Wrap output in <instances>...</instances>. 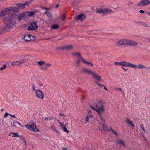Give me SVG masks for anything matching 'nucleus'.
I'll return each mask as SVG.
<instances>
[{
    "instance_id": "f257e3e1",
    "label": "nucleus",
    "mask_w": 150,
    "mask_h": 150,
    "mask_svg": "<svg viewBox=\"0 0 150 150\" xmlns=\"http://www.w3.org/2000/svg\"><path fill=\"white\" fill-rule=\"evenodd\" d=\"M3 22L5 25L3 30H7L16 23V16L11 15L6 17L3 19Z\"/></svg>"
},
{
    "instance_id": "f03ea898",
    "label": "nucleus",
    "mask_w": 150,
    "mask_h": 150,
    "mask_svg": "<svg viewBox=\"0 0 150 150\" xmlns=\"http://www.w3.org/2000/svg\"><path fill=\"white\" fill-rule=\"evenodd\" d=\"M117 44L120 45H127L133 47L137 46L138 43L130 39L127 38H122L120 39L117 42Z\"/></svg>"
},
{
    "instance_id": "7ed1b4c3",
    "label": "nucleus",
    "mask_w": 150,
    "mask_h": 150,
    "mask_svg": "<svg viewBox=\"0 0 150 150\" xmlns=\"http://www.w3.org/2000/svg\"><path fill=\"white\" fill-rule=\"evenodd\" d=\"M90 107L98 113L102 120L105 121L102 117V114L105 112V107L103 104L99 106L96 105L94 106H91Z\"/></svg>"
},
{
    "instance_id": "20e7f679",
    "label": "nucleus",
    "mask_w": 150,
    "mask_h": 150,
    "mask_svg": "<svg viewBox=\"0 0 150 150\" xmlns=\"http://www.w3.org/2000/svg\"><path fill=\"white\" fill-rule=\"evenodd\" d=\"M16 7H10L5 9L0 12V17L12 13L16 9Z\"/></svg>"
},
{
    "instance_id": "39448f33",
    "label": "nucleus",
    "mask_w": 150,
    "mask_h": 150,
    "mask_svg": "<svg viewBox=\"0 0 150 150\" xmlns=\"http://www.w3.org/2000/svg\"><path fill=\"white\" fill-rule=\"evenodd\" d=\"M26 128L29 130L33 131L35 132H37L39 131L36 127V125L33 122L31 125H25Z\"/></svg>"
},
{
    "instance_id": "423d86ee",
    "label": "nucleus",
    "mask_w": 150,
    "mask_h": 150,
    "mask_svg": "<svg viewBox=\"0 0 150 150\" xmlns=\"http://www.w3.org/2000/svg\"><path fill=\"white\" fill-rule=\"evenodd\" d=\"M26 60L25 59V57H24L21 58L20 60H17L15 61H13L11 62V64L12 66H19L22 63L26 61Z\"/></svg>"
},
{
    "instance_id": "0eeeda50",
    "label": "nucleus",
    "mask_w": 150,
    "mask_h": 150,
    "mask_svg": "<svg viewBox=\"0 0 150 150\" xmlns=\"http://www.w3.org/2000/svg\"><path fill=\"white\" fill-rule=\"evenodd\" d=\"M113 11L108 8H104L103 9H100L97 11V12L99 13L107 14L112 13Z\"/></svg>"
},
{
    "instance_id": "6e6552de",
    "label": "nucleus",
    "mask_w": 150,
    "mask_h": 150,
    "mask_svg": "<svg viewBox=\"0 0 150 150\" xmlns=\"http://www.w3.org/2000/svg\"><path fill=\"white\" fill-rule=\"evenodd\" d=\"M35 93V96L37 98L43 99L44 97V95L41 90L38 89Z\"/></svg>"
},
{
    "instance_id": "1a4fd4ad",
    "label": "nucleus",
    "mask_w": 150,
    "mask_h": 150,
    "mask_svg": "<svg viewBox=\"0 0 150 150\" xmlns=\"http://www.w3.org/2000/svg\"><path fill=\"white\" fill-rule=\"evenodd\" d=\"M150 3L149 0H142L139 3L137 4L138 6H145Z\"/></svg>"
},
{
    "instance_id": "9d476101",
    "label": "nucleus",
    "mask_w": 150,
    "mask_h": 150,
    "mask_svg": "<svg viewBox=\"0 0 150 150\" xmlns=\"http://www.w3.org/2000/svg\"><path fill=\"white\" fill-rule=\"evenodd\" d=\"M72 55L78 58L77 63H79L83 59L81 57L80 54L79 52H74L72 53Z\"/></svg>"
},
{
    "instance_id": "9b49d317",
    "label": "nucleus",
    "mask_w": 150,
    "mask_h": 150,
    "mask_svg": "<svg viewBox=\"0 0 150 150\" xmlns=\"http://www.w3.org/2000/svg\"><path fill=\"white\" fill-rule=\"evenodd\" d=\"M34 37L33 36L30 35V34H26L25 35L24 39L26 41H28L33 40L34 39Z\"/></svg>"
},
{
    "instance_id": "f8f14e48",
    "label": "nucleus",
    "mask_w": 150,
    "mask_h": 150,
    "mask_svg": "<svg viewBox=\"0 0 150 150\" xmlns=\"http://www.w3.org/2000/svg\"><path fill=\"white\" fill-rule=\"evenodd\" d=\"M126 62L124 61H122L120 62H114V64L116 66H122V67H126Z\"/></svg>"
},
{
    "instance_id": "ddd939ff",
    "label": "nucleus",
    "mask_w": 150,
    "mask_h": 150,
    "mask_svg": "<svg viewBox=\"0 0 150 150\" xmlns=\"http://www.w3.org/2000/svg\"><path fill=\"white\" fill-rule=\"evenodd\" d=\"M92 76L95 78V79L97 80L98 81H100L101 80V76L94 72L92 74Z\"/></svg>"
},
{
    "instance_id": "4468645a",
    "label": "nucleus",
    "mask_w": 150,
    "mask_h": 150,
    "mask_svg": "<svg viewBox=\"0 0 150 150\" xmlns=\"http://www.w3.org/2000/svg\"><path fill=\"white\" fill-rule=\"evenodd\" d=\"M82 71L84 73L91 74L92 75V74L94 72L90 70V69L86 68L83 69L82 70Z\"/></svg>"
},
{
    "instance_id": "2eb2a0df",
    "label": "nucleus",
    "mask_w": 150,
    "mask_h": 150,
    "mask_svg": "<svg viewBox=\"0 0 150 150\" xmlns=\"http://www.w3.org/2000/svg\"><path fill=\"white\" fill-rule=\"evenodd\" d=\"M130 67L134 69H136L137 68V66L136 65L133 64L131 63L127 62L126 67Z\"/></svg>"
},
{
    "instance_id": "dca6fc26",
    "label": "nucleus",
    "mask_w": 150,
    "mask_h": 150,
    "mask_svg": "<svg viewBox=\"0 0 150 150\" xmlns=\"http://www.w3.org/2000/svg\"><path fill=\"white\" fill-rule=\"evenodd\" d=\"M25 16L26 19H28L29 17L32 16L34 14V13L33 12H27L25 13Z\"/></svg>"
},
{
    "instance_id": "f3484780",
    "label": "nucleus",
    "mask_w": 150,
    "mask_h": 150,
    "mask_svg": "<svg viewBox=\"0 0 150 150\" xmlns=\"http://www.w3.org/2000/svg\"><path fill=\"white\" fill-rule=\"evenodd\" d=\"M51 66V64L50 63H48L46 64L45 63V64H44L43 66L41 67V69L43 70H45L47 69L48 68L50 67Z\"/></svg>"
},
{
    "instance_id": "a211bd4d",
    "label": "nucleus",
    "mask_w": 150,
    "mask_h": 150,
    "mask_svg": "<svg viewBox=\"0 0 150 150\" xmlns=\"http://www.w3.org/2000/svg\"><path fill=\"white\" fill-rule=\"evenodd\" d=\"M85 18V16L84 14H81L80 15H78L76 17V19H81L83 20Z\"/></svg>"
},
{
    "instance_id": "6ab92c4d",
    "label": "nucleus",
    "mask_w": 150,
    "mask_h": 150,
    "mask_svg": "<svg viewBox=\"0 0 150 150\" xmlns=\"http://www.w3.org/2000/svg\"><path fill=\"white\" fill-rule=\"evenodd\" d=\"M18 18L19 20H21L22 19H26V17L25 16V13L23 12L19 14L18 16Z\"/></svg>"
},
{
    "instance_id": "aec40b11",
    "label": "nucleus",
    "mask_w": 150,
    "mask_h": 150,
    "mask_svg": "<svg viewBox=\"0 0 150 150\" xmlns=\"http://www.w3.org/2000/svg\"><path fill=\"white\" fill-rule=\"evenodd\" d=\"M31 26L33 28V29L34 30H36L38 28L37 26L36 25V23L34 22H32L31 23Z\"/></svg>"
},
{
    "instance_id": "412c9836",
    "label": "nucleus",
    "mask_w": 150,
    "mask_h": 150,
    "mask_svg": "<svg viewBox=\"0 0 150 150\" xmlns=\"http://www.w3.org/2000/svg\"><path fill=\"white\" fill-rule=\"evenodd\" d=\"M59 28V25L57 24H53L51 27V29H52L57 30Z\"/></svg>"
},
{
    "instance_id": "4be33fe9",
    "label": "nucleus",
    "mask_w": 150,
    "mask_h": 150,
    "mask_svg": "<svg viewBox=\"0 0 150 150\" xmlns=\"http://www.w3.org/2000/svg\"><path fill=\"white\" fill-rule=\"evenodd\" d=\"M9 136L11 135L12 137H17L19 136V135L17 133H14L13 132H11L9 134Z\"/></svg>"
},
{
    "instance_id": "5701e85b",
    "label": "nucleus",
    "mask_w": 150,
    "mask_h": 150,
    "mask_svg": "<svg viewBox=\"0 0 150 150\" xmlns=\"http://www.w3.org/2000/svg\"><path fill=\"white\" fill-rule=\"evenodd\" d=\"M25 4L21 3H18L17 4V6L19 8L23 9L25 7Z\"/></svg>"
},
{
    "instance_id": "b1692460",
    "label": "nucleus",
    "mask_w": 150,
    "mask_h": 150,
    "mask_svg": "<svg viewBox=\"0 0 150 150\" xmlns=\"http://www.w3.org/2000/svg\"><path fill=\"white\" fill-rule=\"evenodd\" d=\"M125 121L128 124L132 126H135L133 124L132 122L131 121L130 119H127L125 120Z\"/></svg>"
},
{
    "instance_id": "393cba45",
    "label": "nucleus",
    "mask_w": 150,
    "mask_h": 150,
    "mask_svg": "<svg viewBox=\"0 0 150 150\" xmlns=\"http://www.w3.org/2000/svg\"><path fill=\"white\" fill-rule=\"evenodd\" d=\"M83 63L87 64L88 66L91 65V66H93V64L90 62L86 61L84 59H83L82 60Z\"/></svg>"
},
{
    "instance_id": "a878e982",
    "label": "nucleus",
    "mask_w": 150,
    "mask_h": 150,
    "mask_svg": "<svg viewBox=\"0 0 150 150\" xmlns=\"http://www.w3.org/2000/svg\"><path fill=\"white\" fill-rule=\"evenodd\" d=\"M38 64L40 66H43L45 64V62L42 61H39L38 62Z\"/></svg>"
},
{
    "instance_id": "bb28decb",
    "label": "nucleus",
    "mask_w": 150,
    "mask_h": 150,
    "mask_svg": "<svg viewBox=\"0 0 150 150\" xmlns=\"http://www.w3.org/2000/svg\"><path fill=\"white\" fill-rule=\"evenodd\" d=\"M18 137H19L25 143V145H26V143L25 138L22 135H19Z\"/></svg>"
},
{
    "instance_id": "cd10ccee",
    "label": "nucleus",
    "mask_w": 150,
    "mask_h": 150,
    "mask_svg": "<svg viewBox=\"0 0 150 150\" xmlns=\"http://www.w3.org/2000/svg\"><path fill=\"white\" fill-rule=\"evenodd\" d=\"M137 67L138 69H140L145 68H146L145 66L142 64H138L137 65Z\"/></svg>"
},
{
    "instance_id": "c85d7f7f",
    "label": "nucleus",
    "mask_w": 150,
    "mask_h": 150,
    "mask_svg": "<svg viewBox=\"0 0 150 150\" xmlns=\"http://www.w3.org/2000/svg\"><path fill=\"white\" fill-rule=\"evenodd\" d=\"M140 127L144 132L146 133H147V131L146 129L144 128L143 124H141L140 125Z\"/></svg>"
},
{
    "instance_id": "c756f323",
    "label": "nucleus",
    "mask_w": 150,
    "mask_h": 150,
    "mask_svg": "<svg viewBox=\"0 0 150 150\" xmlns=\"http://www.w3.org/2000/svg\"><path fill=\"white\" fill-rule=\"evenodd\" d=\"M115 89L119 92H122V93H123V95H124V92L122 90V89L120 88H118V87H117V88H115Z\"/></svg>"
},
{
    "instance_id": "7c9ffc66",
    "label": "nucleus",
    "mask_w": 150,
    "mask_h": 150,
    "mask_svg": "<svg viewBox=\"0 0 150 150\" xmlns=\"http://www.w3.org/2000/svg\"><path fill=\"white\" fill-rule=\"evenodd\" d=\"M62 129L64 130V131L66 132V133H69V131L67 129L65 125L63 126Z\"/></svg>"
},
{
    "instance_id": "2f4dec72",
    "label": "nucleus",
    "mask_w": 150,
    "mask_h": 150,
    "mask_svg": "<svg viewBox=\"0 0 150 150\" xmlns=\"http://www.w3.org/2000/svg\"><path fill=\"white\" fill-rule=\"evenodd\" d=\"M92 116L93 115L91 114L87 116L85 118V120L86 122L88 121L89 118H92Z\"/></svg>"
},
{
    "instance_id": "473e14b6",
    "label": "nucleus",
    "mask_w": 150,
    "mask_h": 150,
    "mask_svg": "<svg viewBox=\"0 0 150 150\" xmlns=\"http://www.w3.org/2000/svg\"><path fill=\"white\" fill-rule=\"evenodd\" d=\"M117 143L123 146H125V144L123 141L120 140H119L117 141Z\"/></svg>"
},
{
    "instance_id": "72a5a7b5",
    "label": "nucleus",
    "mask_w": 150,
    "mask_h": 150,
    "mask_svg": "<svg viewBox=\"0 0 150 150\" xmlns=\"http://www.w3.org/2000/svg\"><path fill=\"white\" fill-rule=\"evenodd\" d=\"M8 120H6L5 122L3 121L2 122V124L4 126H6L8 125Z\"/></svg>"
},
{
    "instance_id": "f704fd0d",
    "label": "nucleus",
    "mask_w": 150,
    "mask_h": 150,
    "mask_svg": "<svg viewBox=\"0 0 150 150\" xmlns=\"http://www.w3.org/2000/svg\"><path fill=\"white\" fill-rule=\"evenodd\" d=\"M51 129H52L54 131L56 132H57V130L56 129L55 127L54 126L52 125L51 126Z\"/></svg>"
},
{
    "instance_id": "c9c22d12",
    "label": "nucleus",
    "mask_w": 150,
    "mask_h": 150,
    "mask_svg": "<svg viewBox=\"0 0 150 150\" xmlns=\"http://www.w3.org/2000/svg\"><path fill=\"white\" fill-rule=\"evenodd\" d=\"M103 130L105 131L107 130L108 129V128L107 125L105 124H104L103 125Z\"/></svg>"
},
{
    "instance_id": "e433bc0d",
    "label": "nucleus",
    "mask_w": 150,
    "mask_h": 150,
    "mask_svg": "<svg viewBox=\"0 0 150 150\" xmlns=\"http://www.w3.org/2000/svg\"><path fill=\"white\" fill-rule=\"evenodd\" d=\"M72 48L73 46L72 45H67L65 47V48L67 49H70Z\"/></svg>"
},
{
    "instance_id": "4c0bfd02",
    "label": "nucleus",
    "mask_w": 150,
    "mask_h": 150,
    "mask_svg": "<svg viewBox=\"0 0 150 150\" xmlns=\"http://www.w3.org/2000/svg\"><path fill=\"white\" fill-rule=\"evenodd\" d=\"M6 67V65H3L0 68V70L1 71H2L4 69H5Z\"/></svg>"
},
{
    "instance_id": "58836bf2",
    "label": "nucleus",
    "mask_w": 150,
    "mask_h": 150,
    "mask_svg": "<svg viewBox=\"0 0 150 150\" xmlns=\"http://www.w3.org/2000/svg\"><path fill=\"white\" fill-rule=\"evenodd\" d=\"M66 16L65 14H63L62 16V19L63 21H64L65 20Z\"/></svg>"
},
{
    "instance_id": "ea45409f",
    "label": "nucleus",
    "mask_w": 150,
    "mask_h": 150,
    "mask_svg": "<svg viewBox=\"0 0 150 150\" xmlns=\"http://www.w3.org/2000/svg\"><path fill=\"white\" fill-rule=\"evenodd\" d=\"M33 28L32 27L30 26H28L27 28V29L29 30H34Z\"/></svg>"
},
{
    "instance_id": "a19ab883",
    "label": "nucleus",
    "mask_w": 150,
    "mask_h": 150,
    "mask_svg": "<svg viewBox=\"0 0 150 150\" xmlns=\"http://www.w3.org/2000/svg\"><path fill=\"white\" fill-rule=\"evenodd\" d=\"M141 25H143L145 27H146L148 26V24L146 23H144L143 22H142V24Z\"/></svg>"
},
{
    "instance_id": "79ce46f5",
    "label": "nucleus",
    "mask_w": 150,
    "mask_h": 150,
    "mask_svg": "<svg viewBox=\"0 0 150 150\" xmlns=\"http://www.w3.org/2000/svg\"><path fill=\"white\" fill-rule=\"evenodd\" d=\"M96 83L100 87H102L103 86H104V85L103 84H102L100 83H98L97 82H96Z\"/></svg>"
},
{
    "instance_id": "37998d69",
    "label": "nucleus",
    "mask_w": 150,
    "mask_h": 150,
    "mask_svg": "<svg viewBox=\"0 0 150 150\" xmlns=\"http://www.w3.org/2000/svg\"><path fill=\"white\" fill-rule=\"evenodd\" d=\"M135 23L137 24H139V25H141L142 23V22L141 21H135Z\"/></svg>"
},
{
    "instance_id": "c03bdc74",
    "label": "nucleus",
    "mask_w": 150,
    "mask_h": 150,
    "mask_svg": "<svg viewBox=\"0 0 150 150\" xmlns=\"http://www.w3.org/2000/svg\"><path fill=\"white\" fill-rule=\"evenodd\" d=\"M8 115H10V114H9L7 112L5 113L4 115V117L5 118H6V117H7Z\"/></svg>"
},
{
    "instance_id": "a18cd8bd",
    "label": "nucleus",
    "mask_w": 150,
    "mask_h": 150,
    "mask_svg": "<svg viewBox=\"0 0 150 150\" xmlns=\"http://www.w3.org/2000/svg\"><path fill=\"white\" fill-rule=\"evenodd\" d=\"M121 68L123 70L125 71H127L128 70V68H125L124 67H123L122 66V67Z\"/></svg>"
},
{
    "instance_id": "49530a36",
    "label": "nucleus",
    "mask_w": 150,
    "mask_h": 150,
    "mask_svg": "<svg viewBox=\"0 0 150 150\" xmlns=\"http://www.w3.org/2000/svg\"><path fill=\"white\" fill-rule=\"evenodd\" d=\"M32 88L33 90L35 92L37 90H38V89H36L35 88L34 86H32Z\"/></svg>"
},
{
    "instance_id": "de8ad7c7",
    "label": "nucleus",
    "mask_w": 150,
    "mask_h": 150,
    "mask_svg": "<svg viewBox=\"0 0 150 150\" xmlns=\"http://www.w3.org/2000/svg\"><path fill=\"white\" fill-rule=\"evenodd\" d=\"M38 86L39 87L41 86H42V85H43L40 82H38Z\"/></svg>"
},
{
    "instance_id": "09e8293b",
    "label": "nucleus",
    "mask_w": 150,
    "mask_h": 150,
    "mask_svg": "<svg viewBox=\"0 0 150 150\" xmlns=\"http://www.w3.org/2000/svg\"><path fill=\"white\" fill-rule=\"evenodd\" d=\"M111 130L113 132V133H114V134H115L116 135H117V132H115V131H114V130H113V129H111Z\"/></svg>"
},
{
    "instance_id": "8fccbe9b",
    "label": "nucleus",
    "mask_w": 150,
    "mask_h": 150,
    "mask_svg": "<svg viewBox=\"0 0 150 150\" xmlns=\"http://www.w3.org/2000/svg\"><path fill=\"white\" fill-rule=\"evenodd\" d=\"M45 13L48 16H49V17L51 16V14L49 12H46Z\"/></svg>"
},
{
    "instance_id": "3c124183",
    "label": "nucleus",
    "mask_w": 150,
    "mask_h": 150,
    "mask_svg": "<svg viewBox=\"0 0 150 150\" xmlns=\"http://www.w3.org/2000/svg\"><path fill=\"white\" fill-rule=\"evenodd\" d=\"M139 12L142 14H143L144 13V11L143 10H140L139 11Z\"/></svg>"
},
{
    "instance_id": "603ef678",
    "label": "nucleus",
    "mask_w": 150,
    "mask_h": 150,
    "mask_svg": "<svg viewBox=\"0 0 150 150\" xmlns=\"http://www.w3.org/2000/svg\"><path fill=\"white\" fill-rule=\"evenodd\" d=\"M13 123H17L19 125H20V126H21V125L20 123L18 122V121H16V122H13Z\"/></svg>"
},
{
    "instance_id": "864d4df0",
    "label": "nucleus",
    "mask_w": 150,
    "mask_h": 150,
    "mask_svg": "<svg viewBox=\"0 0 150 150\" xmlns=\"http://www.w3.org/2000/svg\"><path fill=\"white\" fill-rule=\"evenodd\" d=\"M10 115L11 116V117H13V118H16V116L15 115H12L11 114H10Z\"/></svg>"
},
{
    "instance_id": "5fc2aeb1",
    "label": "nucleus",
    "mask_w": 150,
    "mask_h": 150,
    "mask_svg": "<svg viewBox=\"0 0 150 150\" xmlns=\"http://www.w3.org/2000/svg\"><path fill=\"white\" fill-rule=\"evenodd\" d=\"M59 123L60 124L61 126H63V124H62L60 122H59Z\"/></svg>"
},
{
    "instance_id": "6e6d98bb",
    "label": "nucleus",
    "mask_w": 150,
    "mask_h": 150,
    "mask_svg": "<svg viewBox=\"0 0 150 150\" xmlns=\"http://www.w3.org/2000/svg\"><path fill=\"white\" fill-rule=\"evenodd\" d=\"M60 115L61 116H65V115H64V114H61V113H60Z\"/></svg>"
},
{
    "instance_id": "4d7b16f0",
    "label": "nucleus",
    "mask_w": 150,
    "mask_h": 150,
    "mask_svg": "<svg viewBox=\"0 0 150 150\" xmlns=\"http://www.w3.org/2000/svg\"><path fill=\"white\" fill-rule=\"evenodd\" d=\"M132 4V2H129V3H128V5H130Z\"/></svg>"
},
{
    "instance_id": "13d9d810",
    "label": "nucleus",
    "mask_w": 150,
    "mask_h": 150,
    "mask_svg": "<svg viewBox=\"0 0 150 150\" xmlns=\"http://www.w3.org/2000/svg\"><path fill=\"white\" fill-rule=\"evenodd\" d=\"M67 148H65L64 149H63L62 150H67Z\"/></svg>"
},
{
    "instance_id": "bf43d9fd",
    "label": "nucleus",
    "mask_w": 150,
    "mask_h": 150,
    "mask_svg": "<svg viewBox=\"0 0 150 150\" xmlns=\"http://www.w3.org/2000/svg\"><path fill=\"white\" fill-rule=\"evenodd\" d=\"M104 87V89L106 90H108V89L107 88L105 87V86H103Z\"/></svg>"
},
{
    "instance_id": "052dcab7",
    "label": "nucleus",
    "mask_w": 150,
    "mask_h": 150,
    "mask_svg": "<svg viewBox=\"0 0 150 150\" xmlns=\"http://www.w3.org/2000/svg\"><path fill=\"white\" fill-rule=\"evenodd\" d=\"M13 126V125L12 124V122L11 123V125L10 126L11 127H12Z\"/></svg>"
},
{
    "instance_id": "680f3d73",
    "label": "nucleus",
    "mask_w": 150,
    "mask_h": 150,
    "mask_svg": "<svg viewBox=\"0 0 150 150\" xmlns=\"http://www.w3.org/2000/svg\"><path fill=\"white\" fill-rule=\"evenodd\" d=\"M59 5H57V6H56V7L57 8H58L59 7Z\"/></svg>"
},
{
    "instance_id": "e2e57ef3",
    "label": "nucleus",
    "mask_w": 150,
    "mask_h": 150,
    "mask_svg": "<svg viewBox=\"0 0 150 150\" xmlns=\"http://www.w3.org/2000/svg\"><path fill=\"white\" fill-rule=\"evenodd\" d=\"M89 112L90 113H91V110H89Z\"/></svg>"
},
{
    "instance_id": "0e129e2a",
    "label": "nucleus",
    "mask_w": 150,
    "mask_h": 150,
    "mask_svg": "<svg viewBox=\"0 0 150 150\" xmlns=\"http://www.w3.org/2000/svg\"><path fill=\"white\" fill-rule=\"evenodd\" d=\"M147 14L149 15H150V13H148Z\"/></svg>"
},
{
    "instance_id": "69168bd1",
    "label": "nucleus",
    "mask_w": 150,
    "mask_h": 150,
    "mask_svg": "<svg viewBox=\"0 0 150 150\" xmlns=\"http://www.w3.org/2000/svg\"><path fill=\"white\" fill-rule=\"evenodd\" d=\"M99 130L100 131H101V129H100V128H99Z\"/></svg>"
},
{
    "instance_id": "338daca9",
    "label": "nucleus",
    "mask_w": 150,
    "mask_h": 150,
    "mask_svg": "<svg viewBox=\"0 0 150 150\" xmlns=\"http://www.w3.org/2000/svg\"><path fill=\"white\" fill-rule=\"evenodd\" d=\"M57 122H58L59 123V122H60L59 121L58 119H57Z\"/></svg>"
},
{
    "instance_id": "774afa93",
    "label": "nucleus",
    "mask_w": 150,
    "mask_h": 150,
    "mask_svg": "<svg viewBox=\"0 0 150 150\" xmlns=\"http://www.w3.org/2000/svg\"><path fill=\"white\" fill-rule=\"evenodd\" d=\"M118 6H117V7H116V8H115V9H117V8H118Z\"/></svg>"
}]
</instances>
